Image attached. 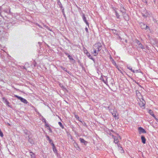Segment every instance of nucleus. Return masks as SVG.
<instances>
[{"instance_id":"obj_16","label":"nucleus","mask_w":158,"mask_h":158,"mask_svg":"<svg viewBox=\"0 0 158 158\" xmlns=\"http://www.w3.org/2000/svg\"><path fill=\"white\" fill-rule=\"evenodd\" d=\"M120 11L123 13H125V10L123 8V7H121L120 8Z\"/></svg>"},{"instance_id":"obj_22","label":"nucleus","mask_w":158,"mask_h":158,"mask_svg":"<svg viewBox=\"0 0 158 158\" xmlns=\"http://www.w3.org/2000/svg\"><path fill=\"white\" fill-rule=\"evenodd\" d=\"M136 94H137V96L138 97V96H140V97H141V98H142V97L141 95V94L138 91H137L136 92Z\"/></svg>"},{"instance_id":"obj_41","label":"nucleus","mask_w":158,"mask_h":158,"mask_svg":"<svg viewBox=\"0 0 158 158\" xmlns=\"http://www.w3.org/2000/svg\"><path fill=\"white\" fill-rule=\"evenodd\" d=\"M87 51L86 50H85V53L86 54L87 53Z\"/></svg>"},{"instance_id":"obj_34","label":"nucleus","mask_w":158,"mask_h":158,"mask_svg":"<svg viewBox=\"0 0 158 158\" xmlns=\"http://www.w3.org/2000/svg\"><path fill=\"white\" fill-rule=\"evenodd\" d=\"M154 118L156 120V121L157 122H158V119L156 118L155 116L154 117Z\"/></svg>"},{"instance_id":"obj_23","label":"nucleus","mask_w":158,"mask_h":158,"mask_svg":"<svg viewBox=\"0 0 158 158\" xmlns=\"http://www.w3.org/2000/svg\"><path fill=\"white\" fill-rule=\"evenodd\" d=\"M118 149L119 151H120L121 153L123 152V148L121 146H120V147L118 148Z\"/></svg>"},{"instance_id":"obj_36","label":"nucleus","mask_w":158,"mask_h":158,"mask_svg":"<svg viewBox=\"0 0 158 158\" xmlns=\"http://www.w3.org/2000/svg\"><path fill=\"white\" fill-rule=\"evenodd\" d=\"M48 140L49 141V142L50 143H51V144L52 143V140L51 139H50V140Z\"/></svg>"},{"instance_id":"obj_18","label":"nucleus","mask_w":158,"mask_h":158,"mask_svg":"<svg viewBox=\"0 0 158 158\" xmlns=\"http://www.w3.org/2000/svg\"><path fill=\"white\" fill-rule=\"evenodd\" d=\"M116 110L114 111V113H112V115H113V116L114 118H117V119L118 118H117V117L116 116Z\"/></svg>"},{"instance_id":"obj_37","label":"nucleus","mask_w":158,"mask_h":158,"mask_svg":"<svg viewBox=\"0 0 158 158\" xmlns=\"http://www.w3.org/2000/svg\"><path fill=\"white\" fill-rule=\"evenodd\" d=\"M117 145H118V148L120 147V146H121V145L120 144L118 143L117 144Z\"/></svg>"},{"instance_id":"obj_31","label":"nucleus","mask_w":158,"mask_h":158,"mask_svg":"<svg viewBox=\"0 0 158 158\" xmlns=\"http://www.w3.org/2000/svg\"><path fill=\"white\" fill-rule=\"evenodd\" d=\"M116 68L118 69V71H119L121 73H122V71H121V70L117 66H116Z\"/></svg>"},{"instance_id":"obj_28","label":"nucleus","mask_w":158,"mask_h":158,"mask_svg":"<svg viewBox=\"0 0 158 158\" xmlns=\"http://www.w3.org/2000/svg\"><path fill=\"white\" fill-rule=\"evenodd\" d=\"M60 68L64 71H66L67 69L65 68H64L63 67L61 66H60Z\"/></svg>"},{"instance_id":"obj_5","label":"nucleus","mask_w":158,"mask_h":158,"mask_svg":"<svg viewBox=\"0 0 158 158\" xmlns=\"http://www.w3.org/2000/svg\"><path fill=\"white\" fill-rule=\"evenodd\" d=\"M81 16H82V19L86 23V25L89 26V23L87 21L86 17H85V15L83 13H82Z\"/></svg>"},{"instance_id":"obj_43","label":"nucleus","mask_w":158,"mask_h":158,"mask_svg":"<svg viewBox=\"0 0 158 158\" xmlns=\"http://www.w3.org/2000/svg\"><path fill=\"white\" fill-rule=\"evenodd\" d=\"M77 117H78V116H76V118H77Z\"/></svg>"},{"instance_id":"obj_15","label":"nucleus","mask_w":158,"mask_h":158,"mask_svg":"<svg viewBox=\"0 0 158 158\" xmlns=\"http://www.w3.org/2000/svg\"><path fill=\"white\" fill-rule=\"evenodd\" d=\"M148 112H149V114L150 115H152L153 117L155 116V115L154 114L153 112V111L152 110H149V111H148Z\"/></svg>"},{"instance_id":"obj_32","label":"nucleus","mask_w":158,"mask_h":158,"mask_svg":"<svg viewBox=\"0 0 158 158\" xmlns=\"http://www.w3.org/2000/svg\"><path fill=\"white\" fill-rule=\"evenodd\" d=\"M60 86L63 89H65V88H64V86L63 85H61L60 84Z\"/></svg>"},{"instance_id":"obj_6","label":"nucleus","mask_w":158,"mask_h":158,"mask_svg":"<svg viewBox=\"0 0 158 158\" xmlns=\"http://www.w3.org/2000/svg\"><path fill=\"white\" fill-rule=\"evenodd\" d=\"M79 140L81 143H83L85 145H86L88 143L87 141H85L84 139L81 138H79Z\"/></svg>"},{"instance_id":"obj_10","label":"nucleus","mask_w":158,"mask_h":158,"mask_svg":"<svg viewBox=\"0 0 158 158\" xmlns=\"http://www.w3.org/2000/svg\"><path fill=\"white\" fill-rule=\"evenodd\" d=\"M116 8H113V9L115 13V15H116V17L117 18L119 19V18L120 15H119V14L117 13V11L116 10Z\"/></svg>"},{"instance_id":"obj_25","label":"nucleus","mask_w":158,"mask_h":158,"mask_svg":"<svg viewBox=\"0 0 158 158\" xmlns=\"http://www.w3.org/2000/svg\"><path fill=\"white\" fill-rule=\"evenodd\" d=\"M51 144L53 147L52 149L53 151H55L54 149H55V147L54 144L53 143H52Z\"/></svg>"},{"instance_id":"obj_26","label":"nucleus","mask_w":158,"mask_h":158,"mask_svg":"<svg viewBox=\"0 0 158 158\" xmlns=\"http://www.w3.org/2000/svg\"><path fill=\"white\" fill-rule=\"evenodd\" d=\"M4 102L6 103L7 105H8V106H9V102L6 99H5V101H4Z\"/></svg>"},{"instance_id":"obj_40","label":"nucleus","mask_w":158,"mask_h":158,"mask_svg":"<svg viewBox=\"0 0 158 158\" xmlns=\"http://www.w3.org/2000/svg\"><path fill=\"white\" fill-rule=\"evenodd\" d=\"M60 4L61 5H59V6H60V7H62V5L61 4V3H60Z\"/></svg>"},{"instance_id":"obj_21","label":"nucleus","mask_w":158,"mask_h":158,"mask_svg":"<svg viewBox=\"0 0 158 158\" xmlns=\"http://www.w3.org/2000/svg\"><path fill=\"white\" fill-rule=\"evenodd\" d=\"M127 68L131 70V71L133 72V73H135L134 70L132 69V68L131 66H127Z\"/></svg>"},{"instance_id":"obj_7","label":"nucleus","mask_w":158,"mask_h":158,"mask_svg":"<svg viewBox=\"0 0 158 158\" xmlns=\"http://www.w3.org/2000/svg\"><path fill=\"white\" fill-rule=\"evenodd\" d=\"M112 137L114 139V142L115 143H118L119 141L118 137L114 136V135H112Z\"/></svg>"},{"instance_id":"obj_1","label":"nucleus","mask_w":158,"mask_h":158,"mask_svg":"<svg viewBox=\"0 0 158 158\" xmlns=\"http://www.w3.org/2000/svg\"><path fill=\"white\" fill-rule=\"evenodd\" d=\"M102 45L100 43H96L93 45L91 51V53L94 56L97 55L98 52L102 49Z\"/></svg>"},{"instance_id":"obj_42","label":"nucleus","mask_w":158,"mask_h":158,"mask_svg":"<svg viewBox=\"0 0 158 158\" xmlns=\"http://www.w3.org/2000/svg\"><path fill=\"white\" fill-rule=\"evenodd\" d=\"M54 151H54V152H56V151H57V150H56V148L54 149Z\"/></svg>"},{"instance_id":"obj_39","label":"nucleus","mask_w":158,"mask_h":158,"mask_svg":"<svg viewBox=\"0 0 158 158\" xmlns=\"http://www.w3.org/2000/svg\"><path fill=\"white\" fill-rule=\"evenodd\" d=\"M2 99L4 101H5V99H6L5 98H3Z\"/></svg>"},{"instance_id":"obj_24","label":"nucleus","mask_w":158,"mask_h":158,"mask_svg":"<svg viewBox=\"0 0 158 158\" xmlns=\"http://www.w3.org/2000/svg\"><path fill=\"white\" fill-rule=\"evenodd\" d=\"M58 124L60 125V126L63 129L64 128V127L62 125V123L60 122H58Z\"/></svg>"},{"instance_id":"obj_20","label":"nucleus","mask_w":158,"mask_h":158,"mask_svg":"<svg viewBox=\"0 0 158 158\" xmlns=\"http://www.w3.org/2000/svg\"><path fill=\"white\" fill-rule=\"evenodd\" d=\"M139 48H141V49H142L143 50H144L145 49V48H144L143 46V44H139Z\"/></svg>"},{"instance_id":"obj_29","label":"nucleus","mask_w":158,"mask_h":158,"mask_svg":"<svg viewBox=\"0 0 158 158\" xmlns=\"http://www.w3.org/2000/svg\"><path fill=\"white\" fill-rule=\"evenodd\" d=\"M136 43L138 45V46L141 44L140 42L138 40H136Z\"/></svg>"},{"instance_id":"obj_3","label":"nucleus","mask_w":158,"mask_h":158,"mask_svg":"<svg viewBox=\"0 0 158 158\" xmlns=\"http://www.w3.org/2000/svg\"><path fill=\"white\" fill-rule=\"evenodd\" d=\"M15 97L24 103L27 104L28 103V102L24 98H23L17 95H15Z\"/></svg>"},{"instance_id":"obj_4","label":"nucleus","mask_w":158,"mask_h":158,"mask_svg":"<svg viewBox=\"0 0 158 158\" xmlns=\"http://www.w3.org/2000/svg\"><path fill=\"white\" fill-rule=\"evenodd\" d=\"M142 16L145 18L149 17L150 15L149 13H148L146 10H144L142 13Z\"/></svg>"},{"instance_id":"obj_38","label":"nucleus","mask_w":158,"mask_h":158,"mask_svg":"<svg viewBox=\"0 0 158 158\" xmlns=\"http://www.w3.org/2000/svg\"><path fill=\"white\" fill-rule=\"evenodd\" d=\"M65 54L68 56V55H69L68 53H65Z\"/></svg>"},{"instance_id":"obj_14","label":"nucleus","mask_w":158,"mask_h":158,"mask_svg":"<svg viewBox=\"0 0 158 158\" xmlns=\"http://www.w3.org/2000/svg\"><path fill=\"white\" fill-rule=\"evenodd\" d=\"M104 78L106 79V80H105L104 79H103L102 81L106 85H107V77L106 76H104Z\"/></svg>"},{"instance_id":"obj_8","label":"nucleus","mask_w":158,"mask_h":158,"mask_svg":"<svg viewBox=\"0 0 158 158\" xmlns=\"http://www.w3.org/2000/svg\"><path fill=\"white\" fill-rule=\"evenodd\" d=\"M139 131V132H141L142 133H146V131L141 127H139L138 128Z\"/></svg>"},{"instance_id":"obj_27","label":"nucleus","mask_w":158,"mask_h":158,"mask_svg":"<svg viewBox=\"0 0 158 158\" xmlns=\"http://www.w3.org/2000/svg\"><path fill=\"white\" fill-rule=\"evenodd\" d=\"M112 63L115 66H117L116 64V62L113 59L112 60Z\"/></svg>"},{"instance_id":"obj_9","label":"nucleus","mask_w":158,"mask_h":158,"mask_svg":"<svg viewBox=\"0 0 158 158\" xmlns=\"http://www.w3.org/2000/svg\"><path fill=\"white\" fill-rule=\"evenodd\" d=\"M141 27L142 29H147L148 28V26L146 25H145L143 23H141L140 24Z\"/></svg>"},{"instance_id":"obj_44","label":"nucleus","mask_w":158,"mask_h":158,"mask_svg":"<svg viewBox=\"0 0 158 158\" xmlns=\"http://www.w3.org/2000/svg\"><path fill=\"white\" fill-rule=\"evenodd\" d=\"M64 14V16H65V14Z\"/></svg>"},{"instance_id":"obj_13","label":"nucleus","mask_w":158,"mask_h":158,"mask_svg":"<svg viewBox=\"0 0 158 158\" xmlns=\"http://www.w3.org/2000/svg\"><path fill=\"white\" fill-rule=\"evenodd\" d=\"M141 139L142 140V142L143 143H145L146 142V139L145 137L143 136L142 135L141 136Z\"/></svg>"},{"instance_id":"obj_11","label":"nucleus","mask_w":158,"mask_h":158,"mask_svg":"<svg viewBox=\"0 0 158 158\" xmlns=\"http://www.w3.org/2000/svg\"><path fill=\"white\" fill-rule=\"evenodd\" d=\"M28 141L29 142L31 143L32 144H34V139L31 138H29Z\"/></svg>"},{"instance_id":"obj_17","label":"nucleus","mask_w":158,"mask_h":158,"mask_svg":"<svg viewBox=\"0 0 158 158\" xmlns=\"http://www.w3.org/2000/svg\"><path fill=\"white\" fill-rule=\"evenodd\" d=\"M30 153L31 158H35V155L32 152H30Z\"/></svg>"},{"instance_id":"obj_19","label":"nucleus","mask_w":158,"mask_h":158,"mask_svg":"<svg viewBox=\"0 0 158 158\" xmlns=\"http://www.w3.org/2000/svg\"><path fill=\"white\" fill-rule=\"evenodd\" d=\"M68 58L69 59L71 60H72L73 61V62H75V60H74L72 58V56H70V55H68Z\"/></svg>"},{"instance_id":"obj_12","label":"nucleus","mask_w":158,"mask_h":158,"mask_svg":"<svg viewBox=\"0 0 158 158\" xmlns=\"http://www.w3.org/2000/svg\"><path fill=\"white\" fill-rule=\"evenodd\" d=\"M86 55L87 56H88L89 58L90 59L94 60V58L92 57L91 56L90 54L88 52V51H87V53H86Z\"/></svg>"},{"instance_id":"obj_2","label":"nucleus","mask_w":158,"mask_h":158,"mask_svg":"<svg viewBox=\"0 0 158 158\" xmlns=\"http://www.w3.org/2000/svg\"><path fill=\"white\" fill-rule=\"evenodd\" d=\"M138 98L139 99V101L138 100V101L139 102V106L141 107H144L145 104V101L143 99L142 97L141 98Z\"/></svg>"},{"instance_id":"obj_35","label":"nucleus","mask_w":158,"mask_h":158,"mask_svg":"<svg viewBox=\"0 0 158 158\" xmlns=\"http://www.w3.org/2000/svg\"><path fill=\"white\" fill-rule=\"evenodd\" d=\"M36 25L39 26L40 28H42V27L38 24L37 23Z\"/></svg>"},{"instance_id":"obj_30","label":"nucleus","mask_w":158,"mask_h":158,"mask_svg":"<svg viewBox=\"0 0 158 158\" xmlns=\"http://www.w3.org/2000/svg\"><path fill=\"white\" fill-rule=\"evenodd\" d=\"M85 30L86 31V32H87V33H88L89 32L88 29L87 27H85Z\"/></svg>"},{"instance_id":"obj_33","label":"nucleus","mask_w":158,"mask_h":158,"mask_svg":"<svg viewBox=\"0 0 158 158\" xmlns=\"http://www.w3.org/2000/svg\"><path fill=\"white\" fill-rule=\"evenodd\" d=\"M46 138H47V139L48 140H50V139L49 137V136H48V135H47V136H46Z\"/></svg>"}]
</instances>
